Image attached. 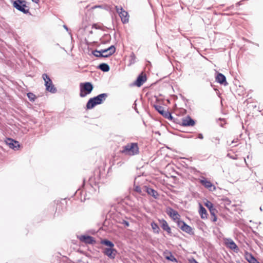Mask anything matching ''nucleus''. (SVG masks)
I'll list each match as a JSON object with an SVG mask.
<instances>
[{"mask_svg":"<svg viewBox=\"0 0 263 263\" xmlns=\"http://www.w3.org/2000/svg\"><path fill=\"white\" fill-rule=\"evenodd\" d=\"M121 153L125 155L134 156L139 153L137 143H130L122 147Z\"/></svg>","mask_w":263,"mask_h":263,"instance_id":"nucleus-1","label":"nucleus"},{"mask_svg":"<svg viewBox=\"0 0 263 263\" xmlns=\"http://www.w3.org/2000/svg\"><path fill=\"white\" fill-rule=\"evenodd\" d=\"M107 97L106 93H102L98 96L91 98L88 101L86 107L87 109H91L96 105L101 104Z\"/></svg>","mask_w":263,"mask_h":263,"instance_id":"nucleus-2","label":"nucleus"},{"mask_svg":"<svg viewBox=\"0 0 263 263\" xmlns=\"http://www.w3.org/2000/svg\"><path fill=\"white\" fill-rule=\"evenodd\" d=\"M26 4L27 2L25 0H16L14 1L12 4L17 10L26 14L29 12V8Z\"/></svg>","mask_w":263,"mask_h":263,"instance_id":"nucleus-3","label":"nucleus"},{"mask_svg":"<svg viewBox=\"0 0 263 263\" xmlns=\"http://www.w3.org/2000/svg\"><path fill=\"white\" fill-rule=\"evenodd\" d=\"M80 96L81 97H84L87 95L89 94L93 89V86L90 82H85L81 83L80 85Z\"/></svg>","mask_w":263,"mask_h":263,"instance_id":"nucleus-4","label":"nucleus"},{"mask_svg":"<svg viewBox=\"0 0 263 263\" xmlns=\"http://www.w3.org/2000/svg\"><path fill=\"white\" fill-rule=\"evenodd\" d=\"M117 12L119 14L121 21L123 23L125 24L129 22V15L128 12L125 11L122 7L116 6L115 7Z\"/></svg>","mask_w":263,"mask_h":263,"instance_id":"nucleus-5","label":"nucleus"},{"mask_svg":"<svg viewBox=\"0 0 263 263\" xmlns=\"http://www.w3.org/2000/svg\"><path fill=\"white\" fill-rule=\"evenodd\" d=\"M42 78L45 81V85L46 87V90L51 92H54L56 91V89L54 87L52 81L49 76L47 74L44 73L42 75Z\"/></svg>","mask_w":263,"mask_h":263,"instance_id":"nucleus-6","label":"nucleus"},{"mask_svg":"<svg viewBox=\"0 0 263 263\" xmlns=\"http://www.w3.org/2000/svg\"><path fill=\"white\" fill-rule=\"evenodd\" d=\"M116 51V48L114 46H111L109 47L101 49L100 51H96L95 52L100 53V55L102 57H108L113 54Z\"/></svg>","mask_w":263,"mask_h":263,"instance_id":"nucleus-7","label":"nucleus"},{"mask_svg":"<svg viewBox=\"0 0 263 263\" xmlns=\"http://www.w3.org/2000/svg\"><path fill=\"white\" fill-rule=\"evenodd\" d=\"M166 212L167 214L174 221L177 222V221L180 220V215L178 212L172 208L168 207L166 209Z\"/></svg>","mask_w":263,"mask_h":263,"instance_id":"nucleus-8","label":"nucleus"},{"mask_svg":"<svg viewBox=\"0 0 263 263\" xmlns=\"http://www.w3.org/2000/svg\"><path fill=\"white\" fill-rule=\"evenodd\" d=\"M177 124L183 126H193L195 125V121L191 119L190 116H187L183 118L181 121H176Z\"/></svg>","mask_w":263,"mask_h":263,"instance_id":"nucleus-9","label":"nucleus"},{"mask_svg":"<svg viewBox=\"0 0 263 263\" xmlns=\"http://www.w3.org/2000/svg\"><path fill=\"white\" fill-rule=\"evenodd\" d=\"M177 223L178 226L183 231L189 234L192 233V228L190 226L186 224L183 221L178 220L177 221Z\"/></svg>","mask_w":263,"mask_h":263,"instance_id":"nucleus-10","label":"nucleus"},{"mask_svg":"<svg viewBox=\"0 0 263 263\" xmlns=\"http://www.w3.org/2000/svg\"><path fill=\"white\" fill-rule=\"evenodd\" d=\"M154 108L161 115H171V112L168 111L167 107L165 106L155 105H154Z\"/></svg>","mask_w":263,"mask_h":263,"instance_id":"nucleus-11","label":"nucleus"},{"mask_svg":"<svg viewBox=\"0 0 263 263\" xmlns=\"http://www.w3.org/2000/svg\"><path fill=\"white\" fill-rule=\"evenodd\" d=\"M103 253L110 259H114L117 254V251L114 248H105Z\"/></svg>","mask_w":263,"mask_h":263,"instance_id":"nucleus-12","label":"nucleus"},{"mask_svg":"<svg viewBox=\"0 0 263 263\" xmlns=\"http://www.w3.org/2000/svg\"><path fill=\"white\" fill-rule=\"evenodd\" d=\"M5 142L6 144L9 146L10 148L14 150H17L20 147L18 142L12 139L7 138Z\"/></svg>","mask_w":263,"mask_h":263,"instance_id":"nucleus-13","label":"nucleus"},{"mask_svg":"<svg viewBox=\"0 0 263 263\" xmlns=\"http://www.w3.org/2000/svg\"><path fill=\"white\" fill-rule=\"evenodd\" d=\"M224 243L226 246L234 251L237 252L238 251V247L235 243V242L231 238H226L224 239Z\"/></svg>","mask_w":263,"mask_h":263,"instance_id":"nucleus-14","label":"nucleus"},{"mask_svg":"<svg viewBox=\"0 0 263 263\" xmlns=\"http://www.w3.org/2000/svg\"><path fill=\"white\" fill-rule=\"evenodd\" d=\"M78 238L81 241L85 243L92 245L96 242L95 239L90 236L81 235L79 236Z\"/></svg>","mask_w":263,"mask_h":263,"instance_id":"nucleus-15","label":"nucleus"},{"mask_svg":"<svg viewBox=\"0 0 263 263\" xmlns=\"http://www.w3.org/2000/svg\"><path fill=\"white\" fill-rule=\"evenodd\" d=\"M146 81V75L143 72L141 73L137 78L134 82V85L137 87L141 86L143 83Z\"/></svg>","mask_w":263,"mask_h":263,"instance_id":"nucleus-16","label":"nucleus"},{"mask_svg":"<svg viewBox=\"0 0 263 263\" xmlns=\"http://www.w3.org/2000/svg\"><path fill=\"white\" fill-rule=\"evenodd\" d=\"M200 183L206 188L210 191H214L216 190L215 186L210 181L207 180L205 178H203L200 180Z\"/></svg>","mask_w":263,"mask_h":263,"instance_id":"nucleus-17","label":"nucleus"},{"mask_svg":"<svg viewBox=\"0 0 263 263\" xmlns=\"http://www.w3.org/2000/svg\"><path fill=\"white\" fill-rule=\"evenodd\" d=\"M143 191L147 193L148 195L153 196L155 199H157L159 195L157 192L153 189L148 187L146 186H143Z\"/></svg>","mask_w":263,"mask_h":263,"instance_id":"nucleus-18","label":"nucleus"},{"mask_svg":"<svg viewBox=\"0 0 263 263\" xmlns=\"http://www.w3.org/2000/svg\"><path fill=\"white\" fill-rule=\"evenodd\" d=\"M160 223L161 224V227L162 229L165 231L168 234H171V229L169 227L167 221L164 219H160L159 220Z\"/></svg>","mask_w":263,"mask_h":263,"instance_id":"nucleus-19","label":"nucleus"},{"mask_svg":"<svg viewBox=\"0 0 263 263\" xmlns=\"http://www.w3.org/2000/svg\"><path fill=\"white\" fill-rule=\"evenodd\" d=\"M216 81L221 84H224V85L228 84L226 81V77L223 74L220 73H218L216 77Z\"/></svg>","mask_w":263,"mask_h":263,"instance_id":"nucleus-20","label":"nucleus"},{"mask_svg":"<svg viewBox=\"0 0 263 263\" xmlns=\"http://www.w3.org/2000/svg\"><path fill=\"white\" fill-rule=\"evenodd\" d=\"M245 258L249 263H259L255 258L250 253H246Z\"/></svg>","mask_w":263,"mask_h":263,"instance_id":"nucleus-21","label":"nucleus"},{"mask_svg":"<svg viewBox=\"0 0 263 263\" xmlns=\"http://www.w3.org/2000/svg\"><path fill=\"white\" fill-rule=\"evenodd\" d=\"M205 205L209 209L211 215L215 216V213H216V210L215 208H213L212 203L210 201H208L205 203Z\"/></svg>","mask_w":263,"mask_h":263,"instance_id":"nucleus-22","label":"nucleus"},{"mask_svg":"<svg viewBox=\"0 0 263 263\" xmlns=\"http://www.w3.org/2000/svg\"><path fill=\"white\" fill-rule=\"evenodd\" d=\"M199 213L202 219H205L207 218L208 214L206 213V209L200 204Z\"/></svg>","mask_w":263,"mask_h":263,"instance_id":"nucleus-23","label":"nucleus"},{"mask_svg":"<svg viewBox=\"0 0 263 263\" xmlns=\"http://www.w3.org/2000/svg\"><path fill=\"white\" fill-rule=\"evenodd\" d=\"M101 243L108 246L110 248H114V244L111 241L107 239L101 240Z\"/></svg>","mask_w":263,"mask_h":263,"instance_id":"nucleus-24","label":"nucleus"},{"mask_svg":"<svg viewBox=\"0 0 263 263\" xmlns=\"http://www.w3.org/2000/svg\"><path fill=\"white\" fill-rule=\"evenodd\" d=\"M99 68L104 72H107L109 70V66L105 63H102L99 65Z\"/></svg>","mask_w":263,"mask_h":263,"instance_id":"nucleus-25","label":"nucleus"},{"mask_svg":"<svg viewBox=\"0 0 263 263\" xmlns=\"http://www.w3.org/2000/svg\"><path fill=\"white\" fill-rule=\"evenodd\" d=\"M151 227L154 233L158 234L160 231V228L158 227V224L155 222H152L151 223Z\"/></svg>","mask_w":263,"mask_h":263,"instance_id":"nucleus-26","label":"nucleus"},{"mask_svg":"<svg viewBox=\"0 0 263 263\" xmlns=\"http://www.w3.org/2000/svg\"><path fill=\"white\" fill-rule=\"evenodd\" d=\"M134 190L139 193L141 195H144V193H145V192H144L143 191V186H142V187H140V186H135V188H134Z\"/></svg>","mask_w":263,"mask_h":263,"instance_id":"nucleus-27","label":"nucleus"},{"mask_svg":"<svg viewBox=\"0 0 263 263\" xmlns=\"http://www.w3.org/2000/svg\"><path fill=\"white\" fill-rule=\"evenodd\" d=\"M27 96L31 101H34L35 99L36 98L35 95L31 92L28 93Z\"/></svg>","mask_w":263,"mask_h":263,"instance_id":"nucleus-28","label":"nucleus"},{"mask_svg":"<svg viewBox=\"0 0 263 263\" xmlns=\"http://www.w3.org/2000/svg\"><path fill=\"white\" fill-rule=\"evenodd\" d=\"M166 259L172 261L177 262L176 258L171 253L170 256H166Z\"/></svg>","mask_w":263,"mask_h":263,"instance_id":"nucleus-29","label":"nucleus"},{"mask_svg":"<svg viewBox=\"0 0 263 263\" xmlns=\"http://www.w3.org/2000/svg\"><path fill=\"white\" fill-rule=\"evenodd\" d=\"M121 223L124 224L126 227H128L129 226V222L125 220H122V221L121 222Z\"/></svg>","mask_w":263,"mask_h":263,"instance_id":"nucleus-30","label":"nucleus"},{"mask_svg":"<svg viewBox=\"0 0 263 263\" xmlns=\"http://www.w3.org/2000/svg\"><path fill=\"white\" fill-rule=\"evenodd\" d=\"M166 118H167L169 120H174L175 121V119L174 116H164Z\"/></svg>","mask_w":263,"mask_h":263,"instance_id":"nucleus-31","label":"nucleus"},{"mask_svg":"<svg viewBox=\"0 0 263 263\" xmlns=\"http://www.w3.org/2000/svg\"><path fill=\"white\" fill-rule=\"evenodd\" d=\"M198 138L200 139H202L203 138V136L202 134H199L198 135Z\"/></svg>","mask_w":263,"mask_h":263,"instance_id":"nucleus-32","label":"nucleus"},{"mask_svg":"<svg viewBox=\"0 0 263 263\" xmlns=\"http://www.w3.org/2000/svg\"><path fill=\"white\" fill-rule=\"evenodd\" d=\"M190 263H198L195 259L190 260Z\"/></svg>","mask_w":263,"mask_h":263,"instance_id":"nucleus-33","label":"nucleus"},{"mask_svg":"<svg viewBox=\"0 0 263 263\" xmlns=\"http://www.w3.org/2000/svg\"><path fill=\"white\" fill-rule=\"evenodd\" d=\"M213 216V221L214 222L216 221L217 220V217L216 216V213H215V216Z\"/></svg>","mask_w":263,"mask_h":263,"instance_id":"nucleus-34","label":"nucleus"},{"mask_svg":"<svg viewBox=\"0 0 263 263\" xmlns=\"http://www.w3.org/2000/svg\"><path fill=\"white\" fill-rule=\"evenodd\" d=\"M32 2L37 4L39 2V0H32Z\"/></svg>","mask_w":263,"mask_h":263,"instance_id":"nucleus-35","label":"nucleus"},{"mask_svg":"<svg viewBox=\"0 0 263 263\" xmlns=\"http://www.w3.org/2000/svg\"><path fill=\"white\" fill-rule=\"evenodd\" d=\"M95 55L96 57H101V55H100V53H97V54H94Z\"/></svg>","mask_w":263,"mask_h":263,"instance_id":"nucleus-36","label":"nucleus"},{"mask_svg":"<svg viewBox=\"0 0 263 263\" xmlns=\"http://www.w3.org/2000/svg\"><path fill=\"white\" fill-rule=\"evenodd\" d=\"M219 121H223V120H224V119H221V118H219Z\"/></svg>","mask_w":263,"mask_h":263,"instance_id":"nucleus-37","label":"nucleus"},{"mask_svg":"<svg viewBox=\"0 0 263 263\" xmlns=\"http://www.w3.org/2000/svg\"><path fill=\"white\" fill-rule=\"evenodd\" d=\"M97 7H101V6H96L94 8H97Z\"/></svg>","mask_w":263,"mask_h":263,"instance_id":"nucleus-38","label":"nucleus"},{"mask_svg":"<svg viewBox=\"0 0 263 263\" xmlns=\"http://www.w3.org/2000/svg\"><path fill=\"white\" fill-rule=\"evenodd\" d=\"M220 125L221 126H223V124L222 123H220Z\"/></svg>","mask_w":263,"mask_h":263,"instance_id":"nucleus-39","label":"nucleus"}]
</instances>
